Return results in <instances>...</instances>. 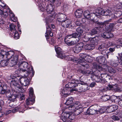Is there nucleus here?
Listing matches in <instances>:
<instances>
[{"mask_svg": "<svg viewBox=\"0 0 122 122\" xmlns=\"http://www.w3.org/2000/svg\"><path fill=\"white\" fill-rule=\"evenodd\" d=\"M34 73L33 72H31L30 71H28L25 74H24L25 76H21L19 78L20 83L23 86H26L28 85L30 83V81L28 79L27 76L29 78L31 77L34 76Z\"/></svg>", "mask_w": 122, "mask_h": 122, "instance_id": "obj_1", "label": "nucleus"}, {"mask_svg": "<svg viewBox=\"0 0 122 122\" xmlns=\"http://www.w3.org/2000/svg\"><path fill=\"white\" fill-rule=\"evenodd\" d=\"M29 95V98L26 100V104L27 105H32L35 102V97L34 96L33 90L32 88H30Z\"/></svg>", "mask_w": 122, "mask_h": 122, "instance_id": "obj_2", "label": "nucleus"}, {"mask_svg": "<svg viewBox=\"0 0 122 122\" xmlns=\"http://www.w3.org/2000/svg\"><path fill=\"white\" fill-rule=\"evenodd\" d=\"M80 81H79V82L77 84L76 88L72 89L70 90V92L75 91L78 92H82L87 90L88 89L87 88L86 86L82 85L81 83H80Z\"/></svg>", "mask_w": 122, "mask_h": 122, "instance_id": "obj_3", "label": "nucleus"}, {"mask_svg": "<svg viewBox=\"0 0 122 122\" xmlns=\"http://www.w3.org/2000/svg\"><path fill=\"white\" fill-rule=\"evenodd\" d=\"M112 19H110L108 20L105 21L103 23H100L98 21L93 22L96 24V25H105L107 27L108 29L110 30L111 29L113 28L115 25L117 24L116 23H109L111 22Z\"/></svg>", "mask_w": 122, "mask_h": 122, "instance_id": "obj_4", "label": "nucleus"}, {"mask_svg": "<svg viewBox=\"0 0 122 122\" xmlns=\"http://www.w3.org/2000/svg\"><path fill=\"white\" fill-rule=\"evenodd\" d=\"M18 66L20 70L23 72L25 71L29 67L28 63L25 61L19 62Z\"/></svg>", "mask_w": 122, "mask_h": 122, "instance_id": "obj_5", "label": "nucleus"}, {"mask_svg": "<svg viewBox=\"0 0 122 122\" xmlns=\"http://www.w3.org/2000/svg\"><path fill=\"white\" fill-rule=\"evenodd\" d=\"M14 52L13 51H9L6 52L4 51H2L0 53V60L2 61V59L3 58H10L14 55Z\"/></svg>", "mask_w": 122, "mask_h": 122, "instance_id": "obj_6", "label": "nucleus"}, {"mask_svg": "<svg viewBox=\"0 0 122 122\" xmlns=\"http://www.w3.org/2000/svg\"><path fill=\"white\" fill-rule=\"evenodd\" d=\"M79 82V81L77 80H71L68 82L67 84L65 85L66 88H75L76 87L77 84Z\"/></svg>", "mask_w": 122, "mask_h": 122, "instance_id": "obj_7", "label": "nucleus"}, {"mask_svg": "<svg viewBox=\"0 0 122 122\" xmlns=\"http://www.w3.org/2000/svg\"><path fill=\"white\" fill-rule=\"evenodd\" d=\"M97 108V105L90 107L87 110V114L90 115V114L93 115L94 114H97V111L98 109Z\"/></svg>", "mask_w": 122, "mask_h": 122, "instance_id": "obj_8", "label": "nucleus"}, {"mask_svg": "<svg viewBox=\"0 0 122 122\" xmlns=\"http://www.w3.org/2000/svg\"><path fill=\"white\" fill-rule=\"evenodd\" d=\"M83 43L80 42L77 44L73 48V50L75 53H77L80 52L83 49L84 46Z\"/></svg>", "mask_w": 122, "mask_h": 122, "instance_id": "obj_9", "label": "nucleus"}, {"mask_svg": "<svg viewBox=\"0 0 122 122\" xmlns=\"http://www.w3.org/2000/svg\"><path fill=\"white\" fill-rule=\"evenodd\" d=\"M55 49L56 53L57 56L61 59H64L65 56L62 50L57 46L55 47Z\"/></svg>", "mask_w": 122, "mask_h": 122, "instance_id": "obj_10", "label": "nucleus"}, {"mask_svg": "<svg viewBox=\"0 0 122 122\" xmlns=\"http://www.w3.org/2000/svg\"><path fill=\"white\" fill-rule=\"evenodd\" d=\"M27 109L25 105L21 106H18L17 107L15 108L12 111L13 113L17 111H19L20 112L23 113L24 111Z\"/></svg>", "mask_w": 122, "mask_h": 122, "instance_id": "obj_11", "label": "nucleus"}, {"mask_svg": "<svg viewBox=\"0 0 122 122\" xmlns=\"http://www.w3.org/2000/svg\"><path fill=\"white\" fill-rule=\"evenodd\" d=\"M13 55L11 57L9 58L10 59L11 58L10 61L8 63V66L10 67L16 65L18 60V56L17 55L15 56L14 57L12 58V56H13Z\"/></svg>", "mask_w": 122, "mask_h": 122, "instance_id": "obj_12", "label": "nucleus"}, {"mask_svg": "<svg viewBox=\"0 0 122 122\" xmlns=\"http://www.w3.org/2000/svg\"><path fill=\"white\" fill-rule=\"evenodd\" d=\"M72 38H76V40L77 42H79L81 39L80 36V35L77 34V33H73L69 35L66 36L64 39L65 40H67V38L70 39Z\"/></svg>", "mask_w": 122, "mask_h": 122, "instance_id": "obj_13", "label": "nucleus"}, {"mask_svg": "<svg viewBox=\"0 0 122 122\" xmlns=\"http://www.w3.org/2000/svg\"><path fill=\"white\" fill-rule=\"evenodd\" d=\"M91 33H90L86 32L83 35L82 37V41L84 42H86L89 41L90 36L91 35Z\"/></svg>", "mask_w": 122, "mask_h": 122, "instance_id": "obj_14", "label": "nucleus"}, {"mask_svg": "<svg viewBox=\"0 0 122 122\" xmlns=\"http://www.w3.org/2000/svg\"><path fill=\"white\" fill-rule=\"evenodd\" d=\"M102 36L105 38H110L113 36V35L107 31L104 32L102 34Z\"/></svg>", "mask_w": 122, "mask_h": 122, "instance_id": "obj_15", "label": "nucleus"}, {"mask_svg": "<svg viewBox=\"0 0 122 122\" xmlns=\"http://www.w3.org/2000/svg\"><path fill=\"white\" fill-rule=\"evenodd\" d=\"M68 61H72L73 62L76 63H78L79 62V59L77 58H74L72 59L71 56H65L64 59Z\"/></svg>", "mask_w": 122, "mask_h": 122, "instance_id": "obj_16", "label": "nucleus"}, {"mask_svg": "<svg viewBox=\"0 0 122 122\" xmlns=\"http://www.w3.org/2000/svg\"><path fill=\"white\" fill-rule=\"evenodd\" d=\"M1 86V88H0V90H1L0 93L2 94H4L6 91L9 89V87L5 84H2Z\"/></svg>", "mask_w": 122, "mask_h": 122, "instance_id": "obj_17", "label": "nucleus"}, {"mask_svg": "<svg viewBox=\"0 0 122 122\" xmlns=\"http://www.w3.org/2000/svg\"><path fill=\"white\" fill-rule=\"evenodd\" d=\"M105 68H104V69H106L105 71H108L110 73H115L116 72V70L113 68L111 67H108L106 65H105Z\"/></svg>", "mask_w": 122, "mask_h": 122, "instance_id": "obj_18", "label": "nucleus"}, {"mask_svg": "<svg viewBox=\"0 0 122 122\" xmlns=\"http://www.w3.org/2000/svg\"><path fill=\"white\" fill-rule=\"evenodd\" d=\"M96 12L95 14L96 16H98L101 15H104L105 11L102 10L100 8H98L96 10Z\"/></svg>", "mask_w": 122, "mask_h": 122, "instance_id": "obj_19", "label": "nucleus"}, {"mask_svg": "<svg viewBox=\"0 0 122 122\" xmlns=\"http://www.w3.org/2000/svg\"><path fill=\"white\" fill-rule=\"evenodd\" d=\"M83 12L82 10L77 9L75 12V15L78 18H80L82 16Z\"/></svg>", "mask_w": 122, "mask_h": 122, "instance_id": "obj_20", "label": "nucleus"}, {"mask_svg": "<svg viewBox=\"0 0 122 122\" xmlns=\"http://www.w3.org/2000/svg\"><path fill=\"white\" fill-rule=\"evenodd\" d=\"M107 90H114L115 91H117V87H115V86H113L112 85L109 84L105 88Z\"/></svg>", "mask_w": 122, "mask_h": 122, "instance_id": "obj_21", "label": "nucleus"}, {"mask_svg": "<svg viewBox=\"0 0 122 122\" xmlns=\"http://www.w3.org/2000/svg\"><path fill=\"white\" fill-rule=\"evenodd\" d=\"M83 108L82 107H80L76 108L74 112L75 114L77 115H79L83 112Z\"/></svg>", "mask_w": 122, "mask_h": 122, "instance_id": "obj_22", "label": "nucleus"}, {"mask_svg": "<svg viewBox=\"0 0 122 122\" xmlns=\"http://www.w3.org/2000/svg\"><path fill=\"white\" fill-rule=\"evenodd\" d=\"M86 68V69L85 68L83 70H81L80 71V72L81 74L84 75H87L88 74H91L92 72L90 70H89L88 69Z\"/></svg>", "mask_w": 122, "mask_h": 122, "instance_id": "obj_23", "label": "nucleus"}, {"mask_svg": "<svg viewBox=\"0 0 122 122\" xmlns=\"http://www.w3.org/2000/svg\"><path fill=\"white\" fill-rule=\"evenodd\" d=\"M94 44H87L84 46V48L86 50H91L94 49Z\"/></svg>", "mask_w": 122, "mask_h": 122, "instance_id": "obj_24", "label": "nucleus"}, {"mask_svg": "<svg viewBox=\"0 0 122 122\" xmlns=\"http://www.w3.org/2000/svg\"><path fill=\"white\" fill-rule=\"evenodd\" d=\"M106 49V48L103 44H102L98 48V50L102 51L101 54L104 55H105L104 53H106L105 51H104V50Z\"/></svg>", "mask_w": 122, "mask_h": 122, "instance_id": "obj_25", "label": "nucleus"}, {"mask_svg": "<svg viewBox=\"0 0 122 122\" xmlns=\"http://www.w3.org/2000/svg\"><path fill=\"white\" fill-rule=\"evenodd\" d=\"M101 28L99 27H96L92 30L91 33V36L97 34L98 32L100 31Z\"/></svg>", "mask_w": 122, "mask_h": 122, "instance_id": "obj_26", "label": "nucleus"}, {"mask_svg": "<svg viewBox=\"0 0 122 122\" xmlns=\"http://www.w3.org/2000/svg\"><path fill=\"white\" fill-rule=\"evenodd\" d=\"M47 24V26H46V34H49V35L51 36H53V35L52 33L51 32V28L50 27L49 25L48 24Z\"/></svg>", "mask_w": 122, "mask_h": 122, "instance_id": "obj_27", "label": "nucleus"}, {"mask_svg": "<svg viewBox=\"0 0 122 122\" xmlns=\"http://www.w3.org/2000/svg\"><path fill=\"white\" fill-rule=\"evenodd\" d=\"M73 100V97H69L66 100L65 104L66 105H70L72 103Z\"/></svg>", "mask_w": 122, "mask_h": 122, "instance_id": "obj_28", "label": "nucleus"}, {"mask_svg": "<svg viewBox=\"0 0 122 122\" xmlns=\"http://www.w3.org/2000/svg\"><path fill=\"white\" fill-rule=\"evenodd\" d=\"M98 107V110L97 111V114L103 113L104 112L105 110L103 109V108H101L100 107L97 105Z\"/></svg>", "mask_w": 122, "mask_h": 122, "instance_id": "obj_29", "label": "nucleus"}, {"mask_svg": "<svg viewBox=\"0 0 122 122\" xmlns=\"http://www.w3.org/2000/svg\"><path fill=\"white\" fill-rule=\"evenodd\" d=\"M81 59H79V62L78 63H77V64H80V65H81L83 67H85L88 68L89 67V65L87 64L86 63L84 62H81Z\"/></svg>", "mask_w": 122, "mask_h": 122, "instance_id": "obj_30", "label": "nucleus"}, {"mask_svg": "<svg viewBox=\"0 0 122 122\" xmlns=\"http://www.w3.org/2000/svg\"><path fill=\"white\" fill-rule=\"evenodd\" d=\"M0 14L2 17L5 18H6L8 15L6 11H2V10L0 11Z\"/></svg>", "mask_w": 122, "mask_h": 122, "instance_id": "obj_31", "label": "nucleus"}, {"mask_svg": "<svg viewBox=\"0 0 122 122\" xmlns=\"http://www.w3.org/2000/svg\"><path fill=\"white\" fill-rule=\"evenodd\" d=\"M84 15L86 19H89L90 17V14L89 11L88 10H85L84 13Z\"/></svg>", "mask_w": 122, "mask_h": 122, "instance_id": "obj_32", "label": "nucleus"}, {"mask_svg": "<svg viewBox=\"0 0 122 122\" xmlns=\"http://www.w3.org/2000/svg\"><path fill=\"white\" fill-rule=\"evenodd\" d=\"M63 115H64L61 116V118L63 122H65L68 119V117L67 115V113H65Z\"/></svg>", "mask_w": 122, "mask_h": 122, "instance_id": "obj_33", "label": "nucleus"}, {"mask_svg": "<svg viewBox=\"0 0 122 122\" xmlns=\"http://www.w3.org/2000/svg\"><path fill=\"white\" fill-rule=\"evenodd\" d=\"M104 58L102 56H100L96 58V61L99 63H101L103 62Z\"/></svg>", "mask_w": 122, "mask_h": 122, "instance_id": "obj_34", "label": "nucleus"}, {"mask_svg": "<svg viewBox=\"0 0 122 122\" xmlns=\"http://www.w3.org/2000/svg\"><path fill=\"white\" fill-rule=\"evenodd\" d=\"M76 30L78 33H77V34L80 35V36L81 38V34L83 32V30L82 29V27L81 26H79L76 29Z\"/></svg>", "mask_w": 122, "mask_h": 122, "instance_id": "obj_35", "label": "nucleus"}, {"mask_svg": "<svg viewBox=\"0 0 122 122\" xmlns=\"http://www.w3.org/2000/svg\"><path fill=\"white\" fill-rule=\"evenodd\" d=\"M10 30L11 32H14L15 31H16V27L15 25L13 24H11L10 25Z\"/></svg>", "mask_w": 122, "mask_h": 122, "instance_id": "obj_36", "label": "nucleus"}, {"mask_svg": "<svg viewBox=\"0 0 122 122\" xmlns=\"http://www.w3.org/2000/svg\"><path fill=\"white\" fill-rule=\"evenodd\" d=\"M75 106H70L68 107H67L66 108L67 110H72L73 111V112H75V111L76 110V108L75 107Z\"/></svg>", "mask_w": 122, "mask_h": 122, "instance_id": "obj_37", "label": "nucleus"}, {"mask_svg": "<svg viewBox=\"0 0 122 122\" xmlns=\"http://www.w3.org/2000/svg\"><path fill=\"white\" fill-rule=\"evenodd\" d=\"M17 83L15 80H13L11 81L10 86L11 88H14L15 87V86Z\"/></svg>", "mask_w": 122, "mask_h": 122, "instance_id": "obj_38", "label": "nucleus"}, {"mask_svg": "<svg viewBox=\"0 0 122 122\" xmlns=\"http://www.w3.org/2000/svg\"><path fill=\"white\" fill-rule=\"evenodd\" d=\"M9 95L10 96L9 97H8L9 98V99L11 100V99L14 100L16 98V97L14 95H13L11 92H10L9 93Z\"/></svg>", "mask_w": 122, "mask_h": 122, "instance_id": "obj_39", "label": "nucleus"}, {"mask_svg": "<svg viewBox=\"0 0 122 122\" xmlns=\"http://www.w3.org/2000/svg\"><path fill=\"white\" fill-rule=\"evenodd\" d=\"M0 64L2 66L4 67L7 65L8 66V63L5 60L3 61H1Z\"/></svg>", "mask_w": 122, "mask_h": 122, "instance_id": "obj_40", "label": "nucleus"}, {"mask_svg": "<svg viewBox=\"0 0 122 122\" xmlns=\"http://www.w3.org/2000/svg\"><path fill=\"white\" fill-rule=\"evenodd\" d=\"M14 34V38L15 39H17L19 38V36L18 31H15L13 32Z\"/></svg>", "mask_w": 122, "mask_h": 122, "instance_id": "obj_41", "label": "nucleus"}, {"mask_svg": "<svg viewBox=\"0 0 122 122\" xmlns=\"http://www.w3.org/2000/svg\"><path fill=\"white\" fill-rule=\"evenodd\" d=\"M110 98V96L108 95H105L102 97V99L104 101H106L109 100Z\"/></svg>", "mask_w": 122, "mask_h": 122, "instance_id": "obj_42", "label": "nucleus"}, {"mask_svg": "<svg viewBox=\"0 0 122 122\" xmlns=\"http://www.w3.org/2000/svg\"><path fill=\"white\" fill-rule=\"evenodd\" d=\"M95 76L96 77L95 78V80L97 82H102V80L100 76H99L97 75H96Z\"/></svg>", "mask_w": 122, "mask_h": 122, "instance_id": "obj_43", "label": "nucleus"}, {"mask_svg": "<svg viewBox=\"0 0 122 122\" xmlns=\"http://www.w3.org/2000/svg\"><path fill=\"white\" fill-rule=\"evenodd\" d=\"M67 115L68 116V118L71 120L74 119L75 117V116L73 114L70 115L68 113H67Z\"/></svg>", "mask_w": 122, "mask_h": 122, "instance_id": "obj_44", "label": "nucleus"}, {"mask_svg": "<svg viewBox=\"0 0 122 122\" xmlns=\"http://www.w3.org/2000/svg\"><path fill=\"white\" fill-rule=\"evenodd\" d=\"M66 90V88H64L61 91L62 93H61L62 95H64L65 96V97H67V96H68V94H65L66 93H65L67 92Z\"/></svg>", "mask_w": 122, "mask_h": 122, "instance_id": "obj_45", "label": "nucleus"}, {"mask_svg": "<svg viewBox=\"0 0 122 122\" xmlns=\"http://www.w3.org/2000/svg\"><path fill=\"white\" fill-rule=\"evenodd\" d=\"M71 21L70 20H66V23L67 26V28H70L71 27Z\"/></svg>", "mask_w": 122, "mask_h": 122, "instance_id": "obj_46", "label": "nucleus"}, {"mask_svg": "<svg viewBox=\"0 0 122 122\" xmlns=\"http://www.w3.org/2000/svg\"><path fill=\"white\" fill-rule=\"evenodd\" d=\"M97 37L91 38L90 40L89 41L91 43H92V44H93V43H94L95 42H97Z\"/></svg>", "mask_w": 122, "mask_h": 122, "instance_id": "obj_47", "label": "nucleus"}, {"mask_svg": "<svg viewBox=\"0 0 122 122\" xmlns=\"http://www.w3.org/2000/svg\"><path fill=\"white\" fill-rule=\"evenodd\" d=\"M117 99V97L116 96H112L111 97H110V99L112 102H115V100Z\"/></svg>", "mask_w": 122, "mask_h": 122, "instance_id": "obj_48", "label": "nucleus"}, {"mask_svg": "<svg viewBox=\"0 0 122 122\" xmlns=\"http://www.w3.org/2000/svg\"><path fill=\"white\" fill-rule=\"evenodd\" d=\"M61 25L62 26L64 27H65V28H67V25L66 23V20L62 22L61 23Z\"/></svg>", "mask_w": 122, "mask_h": 122, "instance_id": "obj_49", "label": "nucleus"}, {"mask_svg": "<svg viewBox=\"0 0 122 122\" xmlns=\"http://www.w3.org/2000/svg\"><path fill=\"white\" fill-rule=\"evenodd\" d=\"M111 13V11L108 10H107L106 11H105L104 15H110V14Z\"/></svg>", "mask_w": 122, "mask_h": 122, "instance_id": "obj_50", "label": "nucleus"}, {"mask_svg": "<svg viewBox=\"0 0 122 122\" xmlns=\"http://www.w3.org/2000/svg\"><path fill=\"white\" fill-rule=\"evenodd\" d=\"M76 40V41H70V46H72L76 44L77 42H78Z\"/></svg>", "mask_w": 122, "mask_h": 122, "instance_id": "obj_51", "label": "nucleus"}, {"mask_svg": "<svg viewBox=\"0 0 122 122\" xmlns=\"http://www.w3.org/2000/svg\"><path fill=\"white\" fill-rule=\"evenodd\" d=\"M116 8L117 9H122V4L120 3L119 4L117 5Z\"/></svg>", "mask_w": 122, "mask_h": 122, "instance_id": "obj_52", "label": "nucleus"}, {"mask_svg": "<svg viewBox=\"0 0 122 122\" xmlns=\"http://www.w3.org/2000/svg\"><path fill=\"white\" fill-rule=\"evenodd\" d=\"M38 6L39 9L41 11H43L45 9L41 4L40 5H39Z\"/></svg>", "mask_w": 122, "mask_h": 122, "instance_id": "obj_53", "label": "nucleus"}, {"mask_svg": "<svg viewBox=\"0 0 122 122\" xmlns=\"http://www.w3.org/2000/svg\"><path fill=\"white\" fill-rule=\"evenodd\" d=\"M101 77L102 78H103V77H104H104H105L106 78H108L109 77V76L107 74H101Z\"/></svg>", "mask_w": 122, "mask_h": 122, "instance_id": "obj_54", "label": "nucleus"}, {"mask_svg": "<svg viewBox=\"0 0 122 122\" xmlns=\"http://www.w3.org/2000/svg\"><path fill=\"white\" fill-rule=\"evenodd\" d=\"M112 119L114 120H118L119 119V118L116 116H113L112 117Z\"/></svg>", "mask_w": 122, "mask_h": 122, "instance_id": "obj_55", "label": "nucleus"}, {"mask_svg": "<svg viewBox=\"0 0 122 122\" xmlns=\"http://www.w3.org/2000/svg\"><path fill=\"white\" fill-rule=\"evenodd\" d=\"M10 92V90L8 89L6 91V92H5V93L4 94H5L7 97H9L10 96H9V93Z\"/></svg>", "mask_w": 122, "mask_h": 122, "instance_id": "obj_56", "label": "nucleus"}, {"mask_svg": "<svg viewBox=\"0 0 122 122\" xmlns=\"http://www.w3.org/2000/svg\"><path fill=\"white\" fill-rule=\"evenodd\" d=\"M107 110L108 111V113H110L114 111L111 106L110 107L108 108L107 109Z\"/></svg>", "mask_w": 122, "mask_h": 122, "instance_id": "obj_57", "label": "nucleus"}, {"mask_svg": "<svg viewBox=\"0 0 122 122\" xmlns=\"http://www.w3.org/2000/svg\"><path fill=\"white\" fill-rule=\"evenodd\" d=\"M5 6V4L1 0H0V6L2 7H3Z\"/></svg>", "mask_w": 122, "mask_h": 122, "instance_id": "obj_58", "label": "nucleus"}, {"mask_svg": "<svg viewBox=\"0 0 122 122\" xmlns=\"http://www.w3.org/2000/svg\"><path fill=\"white\" fill-rule=\"evenodd\" d=\"M81 105V103L79 102H76L74 104V105L76 107H78L79 106H80Z\"/></svg>", "mask_w": 122, "mask_h": 122, "instance_id": "obj_59", "label": "nucleus"}, {"mask_svg": "<svg viewBox=\"0 0 122 122\" xmlns=\"http://www.w3.org/2000/svg\"><path fill=\"white\" fill-rule=\"evenodd\" d=\"M81 23L78 20H77L76 22L75 25L77 26H81Z\"/></svg>", "mask_w": 122, "mask_h": 122, "instance_id": "obj_60", "label": "nucleus"}, {"mask_svg": "<svg viewBox=\"0 0 122 122\" xmlns=\"http://www.w3.org/2000/svg\"><path fill=\"white\" fill-rule=\"evenodd\" d=\"M111 106L113 108V111L117 110L118 108V107L117 105H114Z\"/></svg>", "mask_w": 122, "mask_h": 122, "instance_id": "obj_61", "label": "nucleus"}, {"mask_svg": "<svg viewBox=\"0 0 122 122\" xmlns=\"http://www.w3.org/2000/svg\"><path fill=\"white\" fill-rule=\"evenodd\" d=\"M10 19L12 21H13L14 22H16L17 21V18L15 17L11 18V19Z\"/></svg>", "mask_w": 122, "mask_h": 122, "instance_id": "obj_62", "label": "nucleus"}, {"mask_svg": "<svg viewBox=\"0 0 122 122\" xmlns=\"http://www.w3.org/2000/svg\"><path fill=\"white\" fill-rule=\"evenodd\" d=\"M96 83L95 82H93L90 84V86L91 87H94Z\"/></svg>", "mask_w": 122, "mask_h": 122, "instance_id": "obj_63", "label": "nucleus"}, {"mask_svg": "<svg viewBox=\"0 0 122 122\" xmlns=\"http://www.w3.org/2000/svg\"><path fill=\"white\" fill-rule=\"evenodd\" d=\"M80 56L82 59H84L85 57V56L84 54H80Z\"/></svg>", "mask_w": 122, "mask_h": 122, "instance_id": "obj_64", "label": "nucleus"}]
</instances>
